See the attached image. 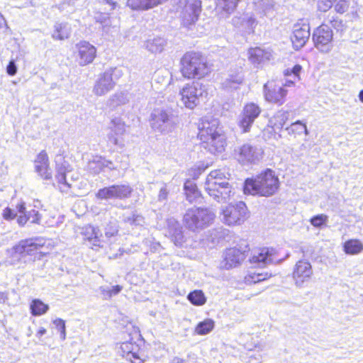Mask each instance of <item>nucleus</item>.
<instances>
[{"instance_id": "nucleus-46", "label": "nucleus", "mask_w": 363, "mask_h": 363, "mask_svg": "<svg viewBox=\"0 0 363 363\" xmlns=\"http://www.w3.org/2000/svg\"><path fill=\"white\" fill-rule=\"evenodd\" d=\"M227 83L229 86H232L234 84H240L242 83V79L240 77L233 79V77L228 79Z\"/></svg>"}, {"instance_id": "nucleus-30", "label": "nucleus", "mask_w": 363, "mask_h": 363, "mask_svg": "<svg viewBox=\"0 0 363 363\" xmlns=\"http://www.w3.org/2000/svg\"><path fill=\"white\" fill-rule=\"evenodd\" d=\"M214 327L215 321L211 318H206L196 325L194 333L199 335H205L211 333Z\"/></svg>"}, {"instance_id": "nucleus-53", "label": "nucleus", "mask_w": 363, "mask_h": 363, "mask_svg": "<svg viewBox=\"0 0 363 363\" xmlns=\"http://www.w3.org/2000/svg\"><path fill=\"white\" fill-rule=\"evenodd\" d=\"M167 192L165 189H162L160 190V196L162 195L164 198H166L167 197Z\"/></svg>"}, {"instance_id": "nucleus-32", "label": "nucleus", "mask_w": 363, "mask_h": 363, "mask_svg": "<svg viewBox=\"0 0 363 363\" xmlns=\"http://www.w3.org/2000/svg\"><path fill=\"white\" fill-rule=\"evenodd\" d=\"M240 0H217L216 5L222 12L230 15L237 9Z\"/></svg>"}, {"instance_id": "nucleus-7", "label": "nucleus", "mask_w": 363, "mask_h": 363, "mask_svg": "<svg viewBox=\"0 0 363 363\" xmlns=\"http://www.w3.org/2000/svg\"><path fill=\"white\" fill-rule=\"evenodd\" d=\"M180 100L183 105L194 109L200 104L201 100L206 96L207 91L204 86L197 82L186 83L179 91Z\"/></svg>"}, {"instance_id": "nucleus-19", "label": "nucleus", "mask_w": 363, "mask_h": 363, "mask_svg": "<svg viewBox=\"0 0 363 363\" xmlns=\"http://www.w3.org/2000/svg\"><path fill=\"white\" fill-rule=\"evenodd\" d=\"M113 72L112 69L107 70L99 75L94 87L95 94L101 96L113 89L115 83L113 80Z\"/></svg>"}, {"instance_id": "nucleus-15", "label": "nucleus", "mask_w": 363, "mask_h": 363, "mask_svg": "<svg viewBox=\"0 0 363 363\" xmlns=\"http://www.w3.org/2000/svg\"><path fill=\"white\" fill-rule=\"evenodd\" d=\"M34 170L43 180H50L52 178V171L50 166L49 157L45 150H41L35 157Z\"/></svg>"}, {"instance_id": "nucleus-12", "label": "nucleus", "mask_w": 363, "mask_h": 363, "mask_svg": "<svg viewBox=\"0 0 363 363\" xmlns=\"http://www.w3.org/2000/svg\"><path fill=\"white\" fill-rule=\"evenodd\" d=\"M261 112L262 108L254 102H248L244 105L238 122V126L242 133L250 132L253 123L259 116Z\"/></svg>"}, {"instance_id": "nucleus-20", "label": "nucleus", "mask_w": 363, "mask_h": 363, "mask_svg": "<svg viewBox=\"0 0 363 363\" xmlns=\"http://www.w3.org/2000/svg\"><path fill=\"white\" fill-rule=\"evenodd\" d=\"M235 154L237 160L242 164L252 163L256 159L255 148L249 144H243L239 147Z\"/></svg>"}, {"instance_id": "nucleus-31", "label": "nucleus", "mask_w": 363, "mask_h": 363, "mask_svg": "<svg viewBox=\"0 0 363 363\" xmlns=\"http://www.w3.org/2000/svg\"><path fill=\"white\" fill-rule=\"evenodd\" d=\"M187 299L195 306H203L207 301L206 296L203 291L200 289L191 291L187 296Z\"/></svg>"}, {"instance_id": "nucleus-39", "label": "nucleus", "mask_w": 363, "mask_h": 363, "mask_svg": "<svg viewBox=\"0 0 363 363\" xmlns=\"http://www.w3.org/2000/svg\"><path fill=\"white\" fill-rule=\"evenodd\" d=\"M123 289L121 285H115L111 289H103L101 290L102 295L105 298H110L113 296L118 294Z\"/></svg>"}, {"instance_id": "nucleus-27", "label": "nucleus", "mask_w": 363, "mask_h": 363, "mask_svg": "<svg viewBox=\"0 0 363 363\" xmlns=\"http://www.w3.org/2000/svg\"><path fill=\"white\" fill-rule=\"evenodd\" d=\"M50 307L39 298H34L30 303V311L33 316H40L45 314Z\"/></svg>"}, {"instance_id": "nucleus-29", "label": "nucleus", "mask_w": 363, "mask_h": 363, "mask_svg": "<svg viewBox=\"0 0 363 363\" xmlns=\"http://www.w3.org/2000/svg\"><path fill=\"white\" fill-rule=\"evenodd\" d=\"M114 199H125L132 195L133 188L129 184H113Z\"/></svg>"}, {"instance_id": "nucleus-52", "label": "nucleus", "mask_w": 363, "mask_h": 363, "mask_svg": "<svg viewBox=\"0 0 363 363\" xmlns=\"http://www.w3.org/2000/svg\"><path fill=\"white\" fill-rule=\"evenodd\" d=\"M167 0H153L154 1V4H155V6H158L159 4H161L165 1H167Z\"/></svg>"}, {"instance_id": "nucleus-50", "label": "nucleus", "mask_w": 363, "mask_h": 363, "mask_svg": "<svg viewBox=\"0 0 363 363\" xmlns=\"http://www.w3.org/2000/svg\"><path fill=\"white\" fill-rule=\"evenodd\" d=\"M172 363H186V362L185 359H184L182 358H180V357H175L173 359Z\"/></svg>"}, {"instance_id": "nucleus-11", "label": "nucleus", "mask_w": 363, "mask_h": 363, "mask_svg": "<svg viewBox=\"0 0 363 363\" xmlns=\"http://www.w3.org/2000/svg\"><path fill=\"white\" fill-rule=\"evenodd\" d=\"M312 39L315 48L322 52H328L333 47V30L330 26L323 23L314 30Z\"/></svg>"}, {"instance_id": "nucleus-45", "label": "nucleus", "mask_w": 363, "mask_h": 363, "mask_svg": "<svg viewBox=\"0 0 363 363\" xmlns=\"http://www.w3.org/2000/svg\"><path fill=\"white\" fill-rule=\"evenodd\" d=\"M56 178L57 179V182L59 184L69 186V185L67 182L65 172H58L57 174L56 175Z\"/></svg>"}, {"instance_id": "nucleus-26", "label": "nucleus", "mask_w": 363, "mask_h": 363, "mask_svg": "<svg viewBox=\"0 0 363 363\" xmlns=\"http://www.w3.org/2000/svg\"><path fill=\"white\" fill-rule=\"evenodd\" d=\"M184 189L186 199L190 203H193L201 197V194L196 184L189 180L185 182Z\"/></svg>"}, {"instance_id": "nucleus-28", "label": "nucleus", "mask_w": 363, "mask_h": 363, "mask_svg": "<svg viewBox=\"0 0 363 363\" xmlns=\"http://www.w3.org/2000/svg\"><path fill=\"white\" fill-rule=\"evenodd\" d=\"M126 5L133 11H145L155 7L153 0H128Z\"/></svg>"}, {"instance_id": "nucleus-8", "label": "nucleus", "mask_w": 363, "mask_h": 363, "mask_svg": "<svg viewBox=\"0 0 363 363\" xmlns=\"http://www.w3.org/2000/svg\"><path fill=\"white\" fill-rule=\"evenodd\" d=\"M213 220V215L207 209L196 208H190L186 212L183 223L186 228L195 231L208 225Z\"/></svg>"}, {"instance_id": "nucleus-55", "label": "nucleus", "mask_w": 363, "mask_h": 363, "mask_svg": "<svg viewBox=\"0 0 363 363\" xmlns=\"http://www.w3.org/2000/svg\"><path fill=\"white\" fill-rule=\"evenodd\" d=\"M359 99L363 103V89L359 91Z\"/></svg>"}, {"instance_id": "nucleus-16", "label": "nucleus", "mask_w": 363, "mask_h": 363, "mask_svg": "<svg viewBox=\"0 0 363 363\" xmlns=\"http://www.w3.org/2000/svg\"><path fill=\"white\" fill-rule=\"evenodd\" d=\"M16 208L17 211V223L20 226H24L28 222L34 224H39L41 220V216L38 211L31 209L27 211L26 203L23 201L18 202Z\"/></svg>"}, {"instance_id": "nucleus-43", "label": "nucleus", "mask_w": 363, "mask_h": 363, "mask_svg": "<svg viewBox=\"0 0 363 363\" xmlns=\"http://www.w3.org/2000/svg\"><path fill=\"white\" fill-rule=\"evenodd\" d=\"M56 328H57L60 333L62 339H65L66 337V326L65 322L61 318H56L53 320Z\"/></svg>"}, {"instance_id": "nucleus-41", "label": "nucleus", "mask_w": 363, "mask_h": 363, "mask_svg": "<svg viewBox=\"0 0 363 363\" xmlns=\"http://www.w3.org/2000/svg\"><path fill=\"white\" fill-rule=\"evenodd\" d=\"M17 214L13 209L7 206L3 210L1 216L5 220L11 221L17 219Z\"/></svg>"}, {"instance_id": "nucleus-42", "label": "nucleus", "mask_w": 363, "mask_h": 363, "mask_svg": "<svg viewBox=\"0 0 363 363\" xmlns=\"http://www.w3.org/2000/svg\"><path fill=\"white\" fill-rule=\"evenodd\" d=\"M350 7V3L347 0H339L335 5V10L338 13H345Z\"/></svg>"}, {"instance_id": "nucleus-36", "label": "nucleus", "mask_w": 363, "mask_h": 363, "mask_svg": "<svg viewBox=\"0 0 363 363\" xmlns=\"http://www.w3.org/2000/svg\"><path fill=\"white\" fill-rule=\"evenodd\" d=\"M52 36L55 40H62L67 39L69 36V29L65 24H56Z\"/></svg>"}, {"instance_id": "nucleus-47", "label": "nucleus", "mask_w": 363, "mask_h": 363, "mask_svg": "<svg viewBox=\"0 0 363 363\" xmlns=\"http://www.w3.org/2000/svg\"><path fill=\"white\" fill-rule=\"evenodd\" d=\"M173 241L177 245V242L181 244L184 241V236L181 233L175 234L172 236Z\"/></svg>"}, {"instance_id": "nucleus-6", "label": "nucleus", "mask_w": 363, "mask_h": 363, "mask_svg": "<svg viewBox=\"0 0 363 363\" xmlns=\"http://www.w3.org/2000/svg\"><path fill=\"white\" fill-rule=\"evenodd\" d=\"M250 252V245L246 240H240L233 246L229 247L223 252L221 267L230 269L240 266Z\"/></svg>"}, {"instance_id": "nucleus-22", "label": "nucleus", "mask_w": 363, "mask_h": 363, "mask_svg": "<svg viewBox=\"0 0 363 363\" xmlns=\"http://www.w3.org/2000/svg\"><path fill=\"white\" fill-rule=\"evenodd\" d=\"M82 234L84 240L91 242L93 246H100V235L97 228L91 225H87L84 227Z\"/></svg>"}, {"instance_id": "nucleus-24", "label": "nucleus", "mask_w": 363, "mask_h": 363, "mask_svg": "<svg viewBox=\"0 0 363 363\" xmlns=\"http://www.w3.org/2000/svg\"><path fill=\"white\" fill-rule=\"evenodd\" d=\"M201 11V6L200 1L186 4L184 13V18L188 23H194L198 20Z\"/></svg>"}, {"instance_id": "nucleus-17", "label": "nucleus", "mask_w": 363, "mask_h": 363, "mask_svg": "<svg viewBox=\"0 0 363 363\" xmlns=\"http://www.w3.org/2000/svg\"><path fill=\"white\" fill-rule=\"evenodd\" d=\"M311 275L312 267L309 262L301 259L296 262L292 272V277L296 285L301 286L309 280Z\"/></svg>"}, {"instance_id": "nucleus-33", "label": "nucleus", "mask_w": 363, "mask_h": 363, "mask_svg": "<svg viewBox=\"0 0 363 363\" xmlns=\"http://www.w3.org/2000/svg\"><path fill=\"white\" fill-rule=\"evenodd\" d=\"M302 71V67L300 65H295L292 68H287L284 71V75L286 77H292L294 81H286L285 86H291L294 81H298L301 79L300 74Z\"/></svg>"}, {"instance_id": "nucleus-13", "label": "nucleus", "mask_w": 363, "mask_h": 363, "mask_svg": "<svg viewBox=\"0 0 363 363\" xmlns=\"http://www.w3.org/2000/svg\"><path fill=\"white\" fill-rule=\"evenodd\" d=\"M74 55L81 66H86L95 60L97 49L89 42L81 40L75 45Z\"/></svg>"}, {"instance_id": "nucleus-9", "label": "nucleus", "mask_w": 363, "mask_h": 363, "mask_svg": "<svg viewBox=\"0 0 363 363\" xmlns=\"http://www.w3.org/2000/svg\"><path fill=\"white\" fill-rule=\"evenodd\" d=\"M250 212L246 204L239 201L230 204L223 211V222L228 225H240L249 218Z\"/></svg>"}, {"instance_id": "nucleus-1", "label": "nucleus", "mask_w": 363, "mask_h": 363, "mask_svg": "<svg viewBox=\"0 0 363 363\" xmlns=\"http://www.w3.org/2000/svg\"><path fill=\"white\" fill-rule=\"evenodd\" d=\"M280 181L276 172L267 168L255 177L247 178L244 183V193L252 196L269 197L277 194Z\"/></svg>"}, {"instance_id": "nucleus-49", "label": "nucleus", "mask_w": 363, "mask_h": 363, "mask_svg": "<svg viewBox=\"0 0 363 363\" xmlns=\"http://www.w3.org/2000/svg\"><path fill=\"white\" fill-rule=\"evenodd\" d=\"M47 330L45 328H40L38 331H37V333H36V335L38 337H40L41 336H43V335H45L46 333Z\"/></svg>"}, {"instance_id": "nucleus-2", "label": "nucleus", "mask_w": 363, "mask_h": 363, "mask_svg": "<svg viewBox=\"0 0 363 363\" xmlns=\"http://www.w3.org/2000/svg\"><path fill=\"white\" fill-rule=\"evenodd\" d=\"M179 72L183 78L202 79L211 73V65L201 52H185L179 60Z\"/></svg>"}, {"instance_id": "nucleus-40", "label": "nucleus", "mask_w": 363, "mask_h": 363, "mask_svg": "<svg viewBox=\"0 0 363 363\" xmlns=\"http://www.w3.org/2000/svg\"><path fill=\"white\" fill-rule=\"evenodd\" d=\"M328 220V216L325 214H318L313 216L310 219V223L312 225L316 228H320L325 224Z\"/></svg>"}, {"instance_id": "nucleus-5", "label": "nucleus", "mask_w": 363, "mask_h": 363, "mask_svg": "<svg viewBox=\"0 0 363 363\" xmlns=\"http://www.w3.org/2000/svg\"><path fill=\"white\" fill-rule=\"evenodd\" d=\"M228 177L221 169L212 170L206 177L205 189L214 199L225 198L230 196L231 185Z\"/></svg>"}, {"instance_id": "nucleus-3", "label": "nucleus", "mask_w": 363, "mask_h": 363, "mask_svg": "<svg viewBox=\"0 0 363 363\" xmlns=\"http://www.w3.org/2000/svg\"><path fill=\"white\" fill-rule=\"evenodd\" d=\"M197 138L201 145L212 154L225 151L226 138L215 121L201 120L198 124Z\"/></svg>"}, {"instance_id": "nucleus-51", "label": "nucleus", "mask_w": 363, "mask_h": 363, "mask_svg": "<svg viewBox=\"0 0 363 363\" xmlns=\"http://www.w3.org/2000/svg\"><path fill=\"white\" fill-rule=\"evenodd\" d=\"M7 299V294L5 292H1L0 291V302H5V301Z\"/></svg>"}, {"instance_id": "nucleus-14", "label": "nucleus", "mask_w": 363, "mask_h": 363, "mask_svg": "<svg viewBox=\"0 0 363 363\" xmlns=\"http://www.w3.org/2000/svg\"><path fill=\"white\" fill-rule=\"evenodd\" d=\"M284 86H279L274 81L267 82L264 86L265 99L272 104H282L287 94Z\"/></svg>"}, {"instance_id": "nucleus-35", "label": "nucleus", "mask_w": 363, "mask_h": 363, "mask_svg": "<svg viewBox=\"0 0 363 363\" xmlns=\"http://www.w3.org/2000/svg\"><path fill=\"white\" fill-rule=\"evenodd\" d=\"M267 52L259 48H252L249 50V60L255 64H259L264 61Z\"/></svg>"}, {"instance_id": "nucleus-18", "label": "nucleus", "mask_w": 363, "mask_h": 363, "mask_svg": "<svg viewBox=\"0 0 363 363\" xmlns=\"http://www.w3.org/2000/svg\"><path fill=\"white\" fill-rule=\"evenodd\" d=\"M310 36V28L307 24L296 23L291 36L292 45L295 50H299L307 43Z\"/></svg>"}, {"instance_id": "nucleus-10", "label": "nucleus", "mask_w": 363, "mask_h": 363, "mask_svg": "<svg viewBox=\"0 0 363 363\" xmlns=\"http://www.w3.org/2000/svg\"><path fill=\"white\" fill-rule=\"evenodd\" d=\"M43 247V244H38L34 241L33 238H28L21 240L12 247L13 256L18 259L25 257L26 256L34 257L35 259H40L45 255L40 251Z\"/></svg>"}, {"instance_id": "nucleus-44", "label": "nucleus", "mask_w": 363, "mask_h": 363, "mask_svg": "<svg viewBox=\"0 0 363 363\" xmlns=\"http://www.w3.org/2000/svg\"><path fill=\"white\" fill-rule=\"evenodd\" d=\"M6 72L10 76H13L16 74L17 68H16L14 61L11 60L9 62V64L6 67Z\"/></svg>"}, {"instance_id": "nucleus-34", "label": "nucleus", "mask_w": 363, "mask_h": 363, "mask_svg": "<svg viewBox=\"0 0 363 363\" xmlns=\"http://www.w3.org/2000/svg\"><path fill=\"white\" fill-rule=\"evenodd\" d=\"M288 133L294 136L301 135L302 134L307 135L308 130L306 123L301 121H297L292 123L289 127L286 128Z\"/></svg>"}, {"instance_id": "nucleus-23", "label": "nucleus", "mask_w": 363, "mask_h": 363, "mask_svg": "<svg viewBox=\"0 0 363 363\" xmlns=\"http://www.w3.org/2000/svg\"><path fill=\"white\" fill-rule=\"evenodd\" d=\"M342 249L346 255H359L363 252V242L357 238L349 239L343 243Z\"/></svg>"}, {"instance_id": "nucleus-38", "label": "nucleus", "mask_w": 363, "mask_h": 363, "mask_svg": "<svg viewBox=\"0 0 363 363\" xmlns=\"http://www.w3.org/2000/svg\"><path fill=\"white\" fill-rule=\"evenodd\" d=\"M269 252L268 248L263 247L259 249L257 254L254 255L250 259L251 262L257 263V262H265L268 257Z\"/></svg>"}, {"instance_id": "nucleus-37", "label": "nucleus", "mask_w": 363, "mask_h": 363, "mask_svg": "<svg viewBox=\"0 0 363 363\" xmlns=\"http://www.w3.org/2000/svg\"><path fill=\"white\" fill-rule=\"evenodd\" d=\"M96 197L100 200L114 199L113 185L99 189L96 193Z\"/></svg>"}, {"instance_id": "nucleus-21", "label": "nucleus", "mask_w": 363, "mask_h": 363, "mask_svg": "<svg viewBox=\"0 0 363 363\" xmlns=\"http://www.w3.org/2000/svg\"><path fill=\"white\" fill-rule=\"evenodd\" d=\"M170 118L171 116L167 110L157 109L151 114L150 121L153 128L160 129L162 125L170 121Z\"/></svg>"}, {"instance_id": "nucleus-25", "label": "nucleus", "mask_w": 363, "mask_h": 363, "mask_svg": "<svg viewBox=\"0 0 363 363\" xmlns=\"http://www.w3.org/2000/svg\"><path fill=\"white\" fill-rule=\"evenodd\" d=\"M272 277L271 274L264 272H248L244 277V282L246 284H255L269 279Z\"/></svg>"}, {"instance_id": "nucleus-54", "label": "nucleus", "mask_w": 363, "mask_h": 363, "mask_svg": "<svg viewBox=\"0 0 363 363\" xmlns=\"http://www.w3.org/2000/svg\"><path fill=\"white\" fill-rule=\"evenodd\" d=\"M106 2L108 4L111 5L113 6H116V3L115 1H113V0H106Z\"/></svg>"}, {"instance_id": "nucleus-4", "label": "nucleus", "mask_w": 363, "mask_h": 363, "mask_svg": "<svg viewBox=\"0 0 363 363\" xmlns=\"http://www.w3.org/2000/svg\"><path fill=\"white\" fill-rule=\"evenodd\" d=\"M130 340L121 342L118 345V350L120 354L131 363H143L145 356L141 346L134 342V339L138 340L141 337L140 329L132 325H126Z\"/></svg>"}, {"instance_id": "nucleus-48", "label": "nucleus", "mask_w": 363, "mask_h": 363, "mask_svg": "<svg viewBox=\"0 0 363 363\" xmlns=\"http://www.w3.org/2000/svg\"><path fill=\"white\" fill-rule=\"evenodd\" d=\"M117 233H118V230L116 228H113L111 229V231H106L105 232V235L108 238L115 236L117 235Z\"/></svg>"}]
</instances>
